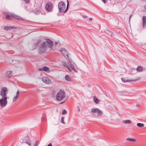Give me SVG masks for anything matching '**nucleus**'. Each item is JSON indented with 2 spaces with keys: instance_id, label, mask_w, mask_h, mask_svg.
<instances>
[{
  "instance_id": "30",
  "label": "nucleus",
  "mask_w": 146,
  "mask_h": 146,
  "mask_svg": "<svg viewBox=\"0 0 146 146\" xmlns=\"http://www.w3.org/2000/svg\"><path fill=\"white\" fill-rule=\"evenodd\" d=\"M38 70H39V71H43V68H39L38 69Z\"/></svg>"
},
{
  "instance_id": "22",
  "label": "nucleus",
  "mask_w": 146,
  "mask_h": 146,
  "mask_svg": "<svg viewBox=\"0 0 146 146\" xmlns=\"http://www.w3.org/2000/svg\"><path fill=\"white\" fill-rule=\"evenodd\" d=\"M143 68L141 66H138L137 68V70L139 72H141L142 71Z\"/></svg>"
},
{
  "instance_id": "34",
  "label": "nucleus",
  "mask_w": 146,
  "mask_h": 146,
  "mask_svg": "<svg viewBox=\"0 0 146 146\" xmlns=\"http://www.w3.org/2000/svg\"><path fill=\"white\" fill-rule=\"evenodd\" d=\"M47 146H52V145L51 143H49Z\"/></svg>"
},
{
  "instance_id": "33",
  "label": "nucleus",
  "mask_w": 146,
  "mask_h": 146,
  "mask_svg": "<svg viewBox=\"0 0 146 146\" xmlns=\"http://www.w3.org/2000/svg\"><path fill=\"white\" fill-rule=\"evenodd\" d=\"M41 13V12L40 11H37V15L38 14H39Z\"/></svg>"
},
{
  "instance_id": "9",
  "label": "nucleus",
  "mask_w": 146,
  "mask_h": 146,
  "mask_svg": "<svg viewBox=\"0 0 146 146\" xmlns=\"http://www.w3.org/2000/svg\"><path fill=\"white\" fill-rule=\"evenodd\" d=\"M53 8V6L51 3L48 2L45 5V9L48 11H51Z\"/></svg>"
},
{
  "instance_id": "31",
  "label": "nucleus",
  "mask_w": 146,
  "mask_h": 146,
  "mask_svg": "<svg viewBox=\"0 0 146 146\" xmlns=\"http://www.w3.org/2000/svg\"><path fill=\"white\" fill-rule=\"evenodd\" d=\"M69 66L70 67V68H71V69L73 68V67H74V66L73 65V64L71 65V66Z\"/></svg>"
},
{
  "instance_id": "10",
  "label": "nucleus",
  "mask_w": 146,
  "mask_h": 146,
  "mask_svg": "<svg viewBox=\"0 0 146 146\" xmlns=\"http://www.w3.org/2000/svg\"><path fill=\"white\" fill-rule=\"evenodd\" d=\"M60 51L63 55L67 59H68V52L64 48H61L60 50Z\"/></svg>"
},
{
  "instance_id": "38",
  "label": "nucleus",
  "mask_w": 146,
  "mask_h": 146,
  "mask_svg": "<svg viewBox=\"0 0 146 146\" xmlns=\"http://www.w3.org/2000/svg\"><path fill=\"white\" fill-rule=\"evenodd\" d=\"M77 107L78 108V111H80V109L79 108V107H78V106Z\"/></svg>"
},
{
  "instance_id": "1",
  "label": "nucleus",
  "mask_w": 146,
  "mask_h": 146,
  "mask_svg": "<svg viewBox=\"0 0 146 146\" xmlns=\"http://www.w3.org/2000/svg\"><path fill=\"white\" fill-rule=\"evenodd\" d=\"M53 42L49 39H46L45 41L41 44L39 46L38 52L42 54L45 52L47 53L53 51Z\"/></svg>"
},
{
  "instance_id": "19",
  "label": "nucleus",
  "mask_w": 146,
  "mask_h": 146,
  "mask_svg": "<svg viewBox=\"0 0 146 146\" xmlns=\"http://www.w3.org/2000/svg\"><path fill=\"white\" fill-rule=\"evenodd\" d=\"M65 78L66 80L70 81H71V78L70 76L68 75H66L65 76Z\"/></svg>"
},
{
  "instance_id": "36",
  "label": "nucleus",
  "mask_w": 146,
  "mask_h": 146,
  "mask_svg": "<svg viewBox=\"0 0 146 146\" xmlns=\"http://www.w3.org/2000/svg\"><path fill=\"white\" fill-rule=\"evenodd\" d=\"M92 18H90L89 19V20L90 21H92Z\"/></svg>"
},
{
  "instance_id": "26",
  "label": "nucleus",
  "mask_w": 146,
  "mask_h": 146,
  "mask_svg": "<svg viewBox=\"0 0 146 146\" xmlns=\"http://www.w3.org/2000/svg\"><path fill=\"white\" fill-rule=\"evenodd\" d=\"M67 63L69 66H70L72 64V63L69 60L67 62Z\"/></svg>"
},
{
  "instance_id": "14",
  "label": "nucleus",
  "mask_w": 146,
  "mask_h": 146,
  "mask_svg": "<svg viewBox=\"0 0 146 146\" xmlns=\"http://www.w3.org/2000/svg\"><path fill=\"white\" fill-rule=\"evenodd\" d=\"M13 75V73L11 71H8L7 72V77L9 78Z\"/></svg>"
},
{
  "instance_id": "5",
  "label": "nucleus",
  "mask_w": 146,
  "mask_h": 146,
  "mask_svg": "<svg viewBox=\"0 0 146 146\" xmlns=\"http://www.w3.org/2000/svg\"><path fill=\"white\" fill-rule=\"evenodd\" d=\"M20 142L21 143H26L29 146H31L32 145V144L31 143L30 138L28 136H26L23 139H21Z\"/></svg>"
},
{
  "instance_id": "16",
  "label": "nucleus",
  "mask_w": 146,
  "mask_h": 146,
  "mask_svg": "<svg viewBox=\"0 0 146 146\" xmlns=\"http://www.w3.org/2000/svg\"><path fill=\"white\" fill-rule=\"evenodd\" d=\"M122 123L124 124H131V121L129 120H124L122 121Z\"/></svg>"
},
{
  "instance_id": "21",
  "label": "nucleus",
  "mask_w": 146,
  "mask_h": 146,
  "mask_svg": "<svg viewBox=\"0 0 146 146\" xmlns=\"http://www.w3.org/2000/svg\"><path fill=\"white\" fill-rule=\"evenodd\" d=\"M14 28L13 27H5L4 28V29L5 30H11Z\"/></svg>"
},
{
  "instance_id": "18",
  "label": "nucleus",
  "mask_w": 146,
  "mask_h": 146,
  "mask_svg": "<svg viewBox=\"0 0 146 146\" xmlns=\"http://www.w3.org/2000/svg\"><path fill=\"white\" fill-rule=\"evenodd\" d=\"M126 140L132 142H135L136 141V140L135 139L131 138H127L126 139Z\"/></svg>"
},
{
  "instance_id": "13",
  "label": "nucleus",
  "mask_w": 146,
  "mask_h": 146,
  "mask_svg": "<svg viewBox=\"0 0 146 146\" xmlns=\"http://www.w3.org/2000/svg\"><path fill=\"white\" fill-rule=\"evenodd\" d=\"M62 64L63 66L66 68H67L70 72H71V70L70 68L69 67V66L67 65L66 63L64 61H63L62 62Z\"/></svg>"
},
{
  "instance_id": "2",
  "label": "nucleus",
  "mask_w": 146,
  "mask_h": 146,
  "mask_svg": "<svg viewBox=\"0 0 146 146\" xmlns=\"http://www.w3.org/2000/svg\"><path fill=\"white\" fill-rule=\"evenodd\" d=\"M67 1V5L66 8L65 9L66 5L65 3L62 1L60 2L58 4V7L59 11L61 13H65L68 10V1Z\"/></svg>"
},
{
  "instance_id": "3",
  "label": "nucleus",
  "mask_w": 146,
  "mask_h": 146,
  "mask_svg": "<svg viewBox=\"0 0 146 146\" xmlns=\"http://www.w3.org/2000/svg\"><path fill=\"white\" fill-rule=\"evenodd\" d=\"M5 17L7 19H11L13 17L15 19L19 20H22V18L21 17L14 14L7 13Z\"/></svg>"
},
{
  "instance_id": "25",
  "label": "nucleus",
  "mask_w": 146,
  "mask_h": 146,
  "mask_svg": "<svg viewBox=\"0 0 146 146\" xmlns=\"http://www.w3.org/2000/svg\"><path fill=\"white\" fill-rule=\"evenodd\" d=\"M121 79L122 80V81L123 82H124V83L126 82H130L131 81V80H124V78H121Z\"/></svg>"
},
{
  "instance_id": "39",
  "label": "nucleus",
  "mask_w": 146,
  "mask_h": 146,
  "mask_svg": "<svg viewBox=\"0 0 146 146\" xmlns=\"http://www.w3.org/2000/svg\"><path fill=\"white\" fill-rule=\"evenodd\" d=\"M36 142L35 145L33 146H36Z\"/></svg>"
},
{
  "instance_id": "7",
  "label": "nucleus",
  "mask_w": 146,
  "mask_h": 146,
  "mask_svg": "<svg viewBox=\"0 0 146 146\" xmlns=\"http://www.w3.org/2000/svg\"><path fill=\"white\" fill-rule=\"evenodd\" d=\"M8 90L6 87L2 88L1 91L0 95L2 97L7 98L6 97V95L8 93Z\"/></svg>"
},
{
  "instance_id": "29",
  "label": "nucleus",
  "mask_w": 146,
  "mask_h": 146,
  "mask_svg": "<svg viewBox=\"0 0 146 146\" xmlns=\"http://www.w3.org/2000/svg\"><path fill=\"white\" fill-rule=\"evenodd\" d=\"M26 3H28L29 2V0H24Z\"/></svg>"
},
{
  "instance_id": "4",
  "label": "nucleus",
  "mask_w": 146,
  "mask_h": 146,
  "mask_svg": "<svg viewBox=\"0 0 146 146\" xmlns=\"http://www.w3.org/2000/svg\"><path fill=\"white\" fill-rule=\"evenodd\" d=\"M65 97V92L61 90L56 94V98L57 100L60 101Z\"/></svg>"
},
{
  "instance_id": "40",
  "label": "nucleus",
  "mask_w": 146,
  "mask_h": 146,
  "mask_svg": "<svg viewBox=\"0 0 146 146\" xmlns=\"http://www.w3.org/2000/svg\"><path fill=\"white\" fill-rule=\"evenodd\" d=\"M144 8L146 9V5L144 6Z\"/></svg>"
},
{
  "instance_id": "37",
  "label": "nucleus",
  "mask_w": 146,
  "mask_h": 146,
  "mask_svg": "<svg viewBox=\"0 0 146 146\" xmlns=\"http://www.w3.org/2000/svg\"><path fill=\"white\" fill-rule=\"evenodd\" d=\"M139 79H140L139 78H138V80H139ZM137 80V79H136V80H133V81H136Z\"/></svg>"
},
{
  "instance_id": "8",
  "label": "nucleus",
  "mask_w": 146,
  "mask_h": 146,
  "mask_svg": "<svg viewBox=\"0 0 146 146\" xmlns=\"http://www.w3.org/2000/svg\"><path fill=\"white\" fill-rule=\"evenodd\" d=\"M7 98L2 97L0 99V106L1 107H5L7 104Z\"/></svg>"
},
{
  "instance_id": "28",
  "label": "nucleus",
  "mask_w": 146,
  "mask_h": 146,
  "mask_svg": "<svg viewBox=\"0 0 146 146\" xmlns=\"http://www.w3.org/2000/svg\"><path fill=\"white\" fill-rule=\"evenodd\" d=\"M67 113L66 111L65 110H63L62 111V113L63 114H66Z\"/></svg>"
},
{
  "instance_id": "23",
  "label": "nucleus",
  "mask_w": 146,
  "mask_h": 146,
  "mask_svg": "<svg viewBox=\"0 0 146 146\" xmlns=\"http://www.w3.org/2000/svg\"><path fill=\"white\" fill-rule=\"evenodd\" d=\"M106 33L108 35H110L111 36H113V33L110 31L107 30Z\"/></svg>"
},
{
  "instance_id": "11",
  "label": "nucleus",
  "mask_w": 146,
  "mask_h": 146,
  "mask_svg": "<svg viewBox=\"0 0 146 146\" xmlns=\"http://www.w3.org/2000/svg\"><path fill=\"white\" fill-rule=\"evenodd\" d=\"M41 79L43 82L48 84H51L52 83L51 80L47 77H44L42 78Z\"/></svg>"
},
{
  "instance_id": "17",
  "label": "nucleus",
  "mask_w": 146,
  "mask_h": 146,
  "mask_svg": "<svg viewBox=\"0 0 146 146\" xmlns=\"http://www.w3.org/2000/svg\"><path fill=\"white\" fill-rule=\"evenodd\" d=\"M93 99L94 102L96 104H98L99 102V101L97 99L96 96H94L93 98Z\"/></svg>"
},
{
  "instance_id": "41",
  "label": "nucleus",
  "mask_w": 146,
  "mask_h": 146,
  "mask_svg": "<svg viewBox=\"0 0 146 146\" xmlns=\"http://www.w3.org/2000/svg\"><path fill=\"white\" fill-rule=\"evenodd\" d=\"M42 28H41V29H40V30H42Z\"/></svg>"
},
{
  "instance_id": "12",
  "label": "nucleus",
  "mask_w": 146,
  "mask_h": 146,
  "mask_svg": "<svg viewBox=\"0 0 146 146\" xmlns=\"http://www.w3.org/2000/svg\"><path fill=\"white\" fill-rule=\"evenodd\" d=\"M19 96V93L18 90L16 93V96H15L13 98V102H14L16 101L17 99Z\"/></svg>"
},
{
  "instance_id": "6",
  "label": "nucleus",
  "mask_w": 146,
  "mask_h": 146,
  "mask_svg": "<svg viewBox=\"0 0 146 146\" xmlns=\"http://www.w3.org/2000/svg\"><path fill=\"white\" fill-rule=\"evenodd\" d=\"M91 113L93 114H96L97 116H101L102 115V112L97 108H92L91 110Z\"/></svg>"
},
{
  "instance_id": "24",
  "label": "nucleus",
  "mask_w": 146,
  "mask_h": 146,
  "mask_svg": "<svg viewBox=\"0 0 146 146\" xmlns=\"http://www.w3.org/2000/svg\"><path fill=\"white\" fill-rule=\"evenodd\" d=\"M137 125L139 127H143L144 126V125L143 124L138 123L137 124Z\"/></svg>"
},
{
  "instance_id": "35",
  "label": "nucleus",
  "mask_w": 146,
  "mask_h": 146,
  "mask_svg": "<svg viewBox=\"0 0 146 146\" xmlns=\"http://www.w3.org/2000/svg\"><path fill=\"white\" fill-rule=\"evenodd\" d=\"M58 43V42H55L54 43L55 45H56Z\"/></svg>"
},
{
  "instance_id": "20",
  "label": "nucleus",
  "mask_w": 146,
  "mask_h": 146,
  "mask_svg": "<svg viewBox=\"0 0 146 146\" xmlns=\"http://www.w3.org/2000/svg\"><path fill=\"white\" fill-rule=\"evenodd\" d=\"M43 71L46 72H49V68L46 66H44L43 67Z\"/></svg>"
},
{
  "instance_id": "15",
  "label": "nucleus",
  "mask_w": 146,
  "mask_h": 146,
  "mask_svg": "<svg viewBox=\"0 0 146 146\" xmlns=\"http://www.w3.org/2000/svg\"><path fill=\"white\" fill-rule=\"evenodd\" d=\"M142 19L143 21V26L144 27L146 25V17L143 16V17Z\"/></svg>"
},
{
  "instance_id": "27",
  "label": "nucleus",
  "mask_w": 146,
  "mask_h": 146,
  "mask_svg": "<svg viewBox=\"0 0 146 146\" xmlns=\"http://www.w3.org/2000/svg\"><path fill=\"white\" fill-rule=\"evenodd\" d=\"M64 117H62L61 120V122L62 123H63L64 124H65V122L64 121Z\"/></svg>"
},
{
  "instance_id": "32",
  "label": "nucleus",
  "mask_w": 146,
  "mask_h": 146,
  "mask_svg": "<svg viewBox=\"0 0 146 146\" xmlns=\"http://www.w3.org/2000/svg\"><path fill=\"white\" fill-rule=\"evenodd\" d=\"M72 69L75 72H76V70H75V68H74V67H73V68H72Z\"/></svg>"
}]
</instances>
